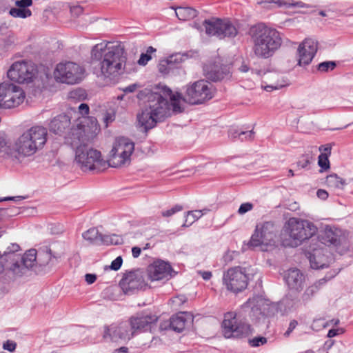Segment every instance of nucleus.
<instances>
[{"instance_id":"nucleus-26","label":"nucleus","mask_w":353,"mask_h":353,"mask_svg":"<svg viewBox=\"0 0 353 353\" xmlns=\"http://www.w3.org/2000/svg\"><path fill=\"white\" fill-rule=\"evenodd\" d=\"M192 321L191 315L188 312H180L172 316L169 321H165L160 324L159 328L161 330H166L168 327L172 330L182 332L188 322Z\"/></svg>"},{"instance_id":"nucleus-8","label":"nucleus","mask_w":353,"mask_h":353,"mask_svg":"<svg viewBox=\"0 0 353 353\" xmlns=\"http://www.w3.org/2000/svg\"><path fill=\"white\" fill-rule=\"evenodd\" d=\"M134 150V144L129 139H117L110 152L109 165L117 168L129 162Z\"/></svg>"},{"instance_id":"nucleus-18","label":"nucleus","mask_w":353,"mask_h":353,"mask_svg":"<svg viewBox=\"0 0 353 353\" xmlns=\"http://www.w3.org/2000/svg\"><path fill=\"white\" fill-rule=\"evenodd\" d=\"M119 285L125 294H133L145 286L143 272L135 270L124 274Z\"/></svg>"},{"instance_id":"nucleus-41","label":"nucleus","mask_w":353,"mask_h":353,"mask_svg":"<svg viewBox=\"0 0 353 353\" xmlns=\"http://www.w3.org/2000/svg\"><path fill=\"white\" fill-rule=\"evenodd\" d=\"M287 85H288L287 80L282 78L281 80H278L276 82L272 84L265 85L264 89L268 92H271L273 90L281 89Z\"/></svg>"},{"instance_id":"nucleus-53","label":"nucleus","mask_w":353,"mask_h":353,"mask_svg":"<svg viewBox=\"0 0 353 353\" xmlns=\"http://www.w3.org/2000/svg\"><path fill=\"white\" fill-rule=\"evenodd\" d=\"M111 241L110 245H121L123 243V239L117 234H111Z\"/></svg>"},{"instance_id":"nucleus-24","label":"nucleus","mask_w":353,"mask_h":353,"mask_svg":"<svg viewBox=\"0 0 353 353\" xmlns=\"http://www.w3.org/2000/svg\"><path fill=\"white\" fill-rule=\"evenodd\" d=\"M317 42L312 39H305L299 46V62L300 66L310 63L317 52Z\"/></svg>"},{"instance_id":"nucleus-19","label":"nucleus","mask_w":353,"mask_h":353,"mask_svg":"<svg viewBox=\"0 0 353 353\" xmlns=\"http://www.w3.org/2000/svg\"><path fill=\"white\" fill-rule=\"evenodd\" d=\"M134 334L130 323L124 322L118 325L112 324L110 326H104L103 338L112 341H117L119 339L130 340Z\"/></svg>"},{"instance_id":"nucleus-59","label":"nucleus","mask_w":353,"mask_h":353,"mask_svg":"<svg viewBox=\"0 0 353 353\" xmlns=\"http://www.w3.org/2000/svg\"><path fill=\"white\" fill-rule=\"evenodd\" d=\"M298 323L296 321L293 320L290 323L289 327L286 332L285 333V336H288L296 327Z\"/></svg>"},{"instance_id":"nucleus-43","label":"nucleus","mask_w":353,"mask_h":353,"mask_svg":"<svg viewBox=\"0 0 353 353\" xmlns=\"http://www.w3.org/2000/svg\"><path fill=\"white\" fill-rule=\"evenodd\" d=\"M318 164L322 170H327L330 168V161L327 154H321L319 156Z\"/></svg>"},{"instance_id":"nucleus-2","label":"nucleus","mask_w":353,"mask_h":353,"mask_svg":"<svg viewBox=\"0 0 353 353\" xmlns=\"http://www.w3.org/2000/svg\"><path fill=\"white\" fill-rule=\"evenodd\" d=\"M19 250L18 244L12 243L3 254L0 252V280L3 283L28 276L37 262L36 250H29L23 256L16 253Z\"/></svg>"},{"instance_id":"nucleus-1","label":"nucleus","mask_w":353,"mask_h":353,"mask_svg":"<svg viewBox=\"0 0 353 353\" xmlns=\"http://www.w3.org/2000/svg\"><path fill=\"white\" fill-rule=\"evenodd\" d=\"M126 62L120 44L101 43L91 50L90 70L97 77L112 79L122 73Z\"/></svg>"},{"instance_id":"nucleus-10","label":"nucleus","mask_w":353,"mask_h":353,"mask_svg":"<svg viewBox=\"0 0 353 353\" xmlns=\"http://www.w3.org/2000/svg\"><path fill=\"white\" fill-rule=\"evenodd\" d=\"M25 98L26 94L20 86L6 81L0 83V108H16L23 102Z\"/></svg>"},{"instance_id":"nucleus-15","label":"nucleus","mask_w":353,"mask_h":353,"mask_svg":"<svg viewBox=\"0 0 353 353\" xmlns=\"http://www.w3.org/2000/svg\"><path fill=\"white\" fill-rule=\"evenodd\" d=\"M276 228L273 222L265 221L256 225L254 234L248 243L250 247L268 245L274 242Z\"/></svg>"},{"instance_id":"nucleus-23","label":"nucleus","mask_w":353,"mask_h":353,"mask_svg":"<svg viewBox=\"0 0 353 353\" xmlns=\"http://www.w3.org/2000/svg\"><path fill=\"white\" fill-rule=\"evenodd\" d=\"M77 128L71 129V136L74 139L77 138L80 141L81 138L86 134H96L99 131V125L97 119L94 117H84L77 125Z\"/></svg>"},{"instance_id":"nucleus-17","label":"nucleus","mask_w":353,"mask_h":353,"mask_svg":"<svg viewBox=\"0 0 353 353\" xmlns=\"http://www.w3.org/2000/svg\"><path fill=\"white\" fill-rule=\"evenodd\" d=\"M223 334L225 338H239L248 334L250 325L245 323H238L236 315L234 312H228L222 323Z\"/></svg>"},{"instance_id":"nucleus-52","label":"nucleus","mask_w":353,"mask_h":353,"mask_svg":"<svg viewBox=\"0 0 353 353\" xmlns=\"http://www.w3.org/2000/svg\"><path fill=\"white\" fill-rule=\"evenodd\" d=\"M16 5L22 8H27L32 4V0H18Z\"/></svg>"},{"instance_id":"nucleus-31","label":"nucleus","mask_w":353,"mask_h":353,"mask_svg":"<svg viewBox=\"0 0 353 353\" xmlns=\"http://www.w3.org/2000/svg\"><path fill=\"white\" fill-rule=\"evenodd\" d=\"M267 3H274L278 6H285L287 8H310L311 6L302 1H294L293 0H263Z\"/></svg>"},{"instance_id":"nucleus-4","label":"nucleus","mask_w":353,"mask_h":353,"mask_svg":"<svg viewBox=\"0 0 353 353\" xmlns=\"http://www.w3.org/2000/svg\"><path fill=\"white\" fill-rule=\"evenodd\" d=\"M141 95H144L145 100L141 113L137 115V119L139 125L145 131H148L170 116V106L168 99L157 92L145 90Z\"/></svg>"},{"instance_id":"nucleus-32","label":"nucleus","mask_w":353,"mask_h":353,"mask_svg":"<svg viewBox=\"0 0 353 353\" xmlns=\"http://www.w3.org/2000/svg\"><path fill=\"white\" fill-rule=\"evenodd\" d=\"M229 137L232 139L239 137L241 141L252 140L254 139V132L252 130L250 131H241L238 129H230L228 132Z\"/></svg>"},{"instance_id":"nucleus-9","label":"nucleus","mask_w":353,"mask_h":353,"mask_svg":"<svg viewBox=\"0 0 353 353\" xmlns=\"http://www.w3.org/2000/svg\"><path fill=\"white\" fill-rule=\"evenodd\" d=\"M212 85L205 80L195 81L188 86L183 101L190 104H201L214 97Z\"/></svg>"},{"instance_id":"nucleus-39","label":"nucleus","mask_w":353,"mask_h":353,"mask_svg":"<svg viewBox=\"0 0 353 353\" xmlns=\"http://www.w3.org/2000/svg\"><path fill=\"white\" fill-rule=\"evenodd\" d=\"M312 157L310 154H302L296 162L298 168L302 169H307L309 165L311 163Z\"/></svg>"},{"instance_id":"nucleus-30","label":"nucleus","mask_w":353,"mask_h":353,"mask_svg":"<svg viewBox=\"0 0 353 353\" xmlns=\"http://www.w3.org/2000/svg\"><path fill=\"white\" fill-rule=\"evenodd\" d=\"M175 14L179 20L187 21L196 17L198 12L190 7H178L175 9Z\"/></svg>"},{"instance_id":"nucleus-62","label":"nucleus","mask_w":353,"mask_h":353,"mask_svg":"<svg viewBox=\"0 0 353 353\" xmlns=\"http://www.w3.org/2000/svg\"><path fill=\"white\" fill-rule=\"evenodd\" d=\"M199 274L201 275L202 278L205 280H210L212 277V272L210 271H200Z\"/></svg>"},{"instance_id":"nucleus-38","label":"nucleus","mask_w":353,"mask_h":353,"mask_svg":"<svg viewBox=\"0 0 353 353\" xmlns=\"http://www.w3.org/2000/svg\"><path fill=\"white\" fill-rule=\"evenodd\" d=\"M336 67V62L334 61H327L319 63L316 66L317 70L321 72H327L332 71Z\"/></svg>"},{"instance_id":"nucleus-40","label":"nucleus","mask_w":353,"mask_h":353,"mask_svg":"<svg viewBox=\"0 0 353 353\" xmlns=\"http://www.w3.org/2000/svg\"><path fill=\"white\" fill-rule=\"evenodd\" d=\"M156 52V49L152 46L148 48L146 53H142L138 60V63L141 65H145L148 62L152 59L151 53Z\"/></svg>"},{"instance_id":"nucleus-5","label":"nucleus","mask_w":353,"mask_h":353,"mask_svg":"<svg viewBox=\"0 0 353 353\" xmlns=\"http://www.w3.org/2000/svg\"><path fill=\"white\" fill-rule=\"evenodd\" d=\"M249 34L253 43L252 51L259 58L268 59L272 57L282 44L280 32L263 23L252 26Z\"/></svg>"},{"instance_id":"nucleus-37","label":"nucleus","mask_w":353,"mask_h":353,"mask_svg":"<svg viewBox=\"0 0 353 353\" xmlns=\"http://www.w3.org/2000/svg\"><path fill=\"white\" fill-rule=\"evenodd\" d=\"M9 13L14 17L25 19L32 15V12L28 8H12L10 10Z\"/></svg>"},{"instance_id":"nucleus-25","label":"nucleus","mask_w":353,"mask_h":353,"mask_svg":"<svg viewBox=\"0 0 353 353\" xmlns=\"http://www.w3.org/2000/svg\"><path fill=\"white\" fill-rule=\"evenodd\" d=\"M341 231L331 228H326L323 232L318 236V239L314 238L315 245L325 246V248L332 246L336 249L341 245L343 238L340 234Z\"/></svg>"},{"instance_id":"nucleus-27","label":"nucleus","mask_w":353,"mask_h":353,"mask_svg":"<svg viewBox=\"0 0 353 353\" xmlns=\"http://www.w3.org/2000/svg\"><path fill=\"white\" fill-rule=\"evenodd\" d=\"M70 119L68 115L59 114L51 120L49 129L50 132L56 134L62 135L71 130L72 128H70ZM70 133L71 134V131H70Z\"/></svg>"},{"instance_id":"nucleus-3","label":"nucleus","mask_w":353,"mask_h":353,"mask_svg":"<svg viewBox=\"0 0 353 353\" xmlns=\"http://www.w3.org/2000/svg\"><path fill=\"white\" fill-rule=\"evenodd\" d=\"M48 130L40 125H34L23 132L14 141L13 146L0 138V154L12 160L19 157H28L41 150L47 141Z\"/></svg>"},{"instance_id":"nucleus-13","label":"nucleus","mask_w":353,"mask_h":353,"mask_svg":"<svg viewBox=\"0 0 353 353\" xmlns=\"http://www.w3.org/2000/svg\"><path fill=\"white\" fill-rule=\"evenodd\" d=\"M37 73L36 65L30 61H16L7 72L8 77L19 83H28L33 80Z\"/></svg>"},{"instance_id":"nucleus-22","label":"nucleus","mask_w":353,"mask_h":353,"mask_svg":"<svg viewBox=\"0 0 353 353\" xmlns=\"http://www.w3.org/2000/svg\"><path fill=\"white\" fill-rule=\"evenodd\" d=\"M158 318L155 314L150 312H138L132 316L130 320V325L131 330L134 331V334L137 331H146L151 329L154 323L157 321Z\"/></svg>"},{"instance_id":"nucleus-42","label":"nucleus","mask_w":353,"mask_h":353,"mask_svg":"<svg viewBox=\"0 0 353 353\" xmlns=\"http://www.w3.org/2000/svg\"><path fill=\"white\" fill-rule=\"evenodd\" d=\"M259 296H254L252 299H249L244 304L242 305L243 308H250L251 312H254L255 310H258V305L256 303H258Z\"/></svg>"},{"instance_id":"nucleus-28","label":"nucleus","mask_w":353,"mask_h":353,"mask_svg":"<svg viewBox=\"0 0 353 353\" xmlns=\"http://www.w3.org/2000/svg\"><path fill=\"white\" fill-rule=\"evenodd\" d=\"M285 280L290 289L300 291L303 289L305 276L299 270L293 268L287 272Z\"/></svg>"},{"instance_id":"nucleus-21","label":"nucleus","mask_w":353,"mask_h":353,"mask_svg":"<svg viewBox=\"0 0 353 353\" xmlns=\"http://www.w3.org/2000/svg\"><path fill=\"white\" fill-rule=\"evenodd\" d=\"M148 279L152 281L168 279L176 273L173 271L170 263L164 261H157L147 268Z\"/></svg>"},{"instance_id":"nucleus-11","label":"nucleus","mask_w":353,"mask_h":353,"mask_svg":"<svg viewBox=\"0 0 353 353\" xmlns=\"http://www.w3.org/2000/svg\"><path fill=\"white\" fill-rule=\"evenodd\" d=\"M250 279L249 274L246 268L234 267L225 272L223 276V284L227 290L238 293L244 290L248 284Z\"/></svg>"},{"instance_id":"nucleus-45","label":"nucleus","mask_w":353,"mask_h":353,"mask_svg":"<svg viewBox=\"0 0 353 353\" xmlns=\"http://www.w3.org/2000/svg\"><path fill=\"white\" fill-rule=\"evenodd\" d=\"M185 57L184 54H173L168 58V59L165 61V63L167 65H172L174 63H179L183 61Z\"/></svg>"},{"instance_id":"nucleus-46","label":"nucleus","mask_w":353,"mask_h":353,"mask_svg":"<svg viewBox=\"0 0 353 353\" xmlns=\"http://www.w3.org/2000/svg\"><path fill=\"white\" fill-rule=\"evenodd\" d=\"M183 210V206L181 205H176L170 210L163 211L161 214L164 217H169L174 214L175 213L180 212Z\"/></svg>"},{"instance_id":"nucleus-49","label":"nucleus","mask_w":353,"mask_h":353,"mask_svg":"<svg viewBox=\"0 0 353 353\" xmlns=\"http://www.w3.org/2000/svg\"><path fill=\"white\" fill-rule=\"evenodd\" d=\"M111 234H101L100 239L98 245H110Z\"/></svg>"},{"instance_id":"nucleus-61","label":"nucleus","mask_w":353,"mask_h":353,"mask_svg":"<svg viewBox=\"0 0 353 353\" xmlns=\"http://www.w3.org/2000/svg\"><path fill=\"white\" fill-rule=\"evenodd\" d=\"M104 122L106 123L105 126L107 127L109 122H112L114 120V115L110 113H107L104 118H103Z\"/></svg>"},{"instance_id":"nucleus-35","label":"nucleus","mask_w":353,"mask_h":353,"mask_svg":"<svg viewBox=\"0 0 353 353\" xmlns=\"http://www.w3.org/2000/svg\"><path fill=\"white\" fill-rule=\"evenodd\" d=\"M203 215L202 211L198 210H192L188 211L186 213L185 223L183 225L184 227H188L191 225L193 223L197 221Z\"/></svg>"},{"instance_id":"nucleus-12","label":"nucleus","mask_w":353,"mask_h":353,"mask_svg":"<svg viewBox=\"0 0 353 353\" xmlns=\"http://www.w3.org/2000/svg\"><path fill=\"white\" fill-rule=\"evenodd\" d=\"M83 72L84 70L79 65L68 61L57 64L54 76L57 81L74 84L82 79Z\"/></svg>"},{"instance_id":"nucleus-51","label":"nucleus","mask_w":353,"mask_h":353,"mask_svg":"<svg viewBox=\"0 0 353 353\" xmlns=\"http://www.w3.org/2000/svg\"><path fill=\"white\" fill-rule=\"evenodd\" d=\"M16 346V343L10 340L6 341L3 345V349L8 350L9 352L14 351Z\"/></svg>"},{"instance_id":"nucleus-44","label":"nucleus","mask_w":353,"mask_h":353,"mask_svg":"<svg viewBox=\"0 0 353 353\" xmlns=\"http://www.w3.org/2000/svg\"><path fill=\"white\" fill-rule=\"evenodd\" d=\"M185 57L184 54H173L168 58V59L165 61V63L167 65H172L174 63H179L183 61Z\"/></svg>"},{"instance_id":"nucleus-29","label":"nucleus","mask_w":353,"mask_h":353,"mask_svg":"<svg viewBox=\"0 0 353 353\" xmlns=\"http://www.w3.org/2000/svg\"><path fill=\"white\" fill-rule=\"evenodd\" d=\"M163 94L166 96L170 97V103L168 102L170 106V111L171 110V108H172V111L175 113L181 112L182 109L180 106L179 101L181 99L183 100V96L181 93L176 92V94H172V90L167 87L163 88Z\"/></svg>"},{"instance_id":"nucleus-60","label":"nucleus","mask_w":353,"mask_h":353,"mask_svg":"<svg viewBox=\"0 0 353 353\" xmlns=\"http://www.w3.org/2000/svg\"><path fill=\"white\" fill-rule=\"evenodd\" d=\"M331 150H332V147L329 144H326V145H321L319 147V150L321 152V151H323L324 153L323 154H327V157H329L331 154Z\"/></svg>"},{"instance_id":"nucleus-55","label":"nucleus","mask_w":353,"mask_h":353,"mask_svg":"<svg viewBox=\"0 0 353 353\" xmlns=\"http://www.w3.org/2000/svg\"><path fill=\"white\" fill-rule=\"evenodd\" d=\"M343 332V330L342 328H337V329H331L328 331L327 336L330 338H332L336 335H339Z\"/></svg>"},{"instance_id":"nucleus-48","label":"nucleus","mask_w":353,"mask_h":353,"mask_svg":"<svg viewBox=\"0 0 353 353\" xmlns=\"http://www.w3.org/2000/svg\"><path fill=\"white\" fill-rule=\"evenodd\" d=\"M252 208H253L252 203H249V202L243 203L240 205V207L238 210V213L240 214H243L250 211L251 210H252Z\"/></svg>"},{"instance_id":"nucleus-36","label":"nucleus","mask_w":353,"mask_h":353,"mask_svg":"<svg viewBox=\"0 0 353 353\" xmlns=\"http://www.w3.org/2000/svg\"><path fill=\"white\" fill-rule=\"evenodd\" d=\"M344 183V181L336 174H330L327 176L326 184L330 188H342Z\"/></svg>"},{"instance_id":"nucleus-58","label":"nucleus","mask_w":353,"mask_h":353,"mask_svg":"<svg viewBox=\"0 0 353 353\" xmlns=\"http://www.w3.org/2000/svg\"><path fill=\"white\" fill-rule=\"evenodd\" d=\"M316 195L319 199L322 200H325L328 197L327 192L323 189L318 190L316 192Z\"/></svg>"},{"instance_id":"nucleus-64","label":"nucleus","mask_w":353,"mask_h":353,"mask_svg":"<svg viewBox=\"0 0 353 353\" xmlns=\"http://www.w3.org/2000/svg\"><path fill=\"white\" fill-rule=\"evenodd\" d=\"M141 252V250L139 247L134 246L132 248V254L134 258H137L139 256Z\"/></svg>"},{"instance_id":"nucleus-50","label":"nucleus","mask_w":353,"mask_h":353,"mask_svg":"<svg viewBox=\"0 0 353 353\" xmlns=\"http://www.w3.org/2000/svg\"><path fill=\"white\" fill-rule=\"evenodd\" d=\"M123 263V259L121 256H117L114 261H112L110 268L113 270H118L120 269Z\"/></svg>"},{"instance_id":"nucleus-20","label":"nucleus","mask_w":353,"mask_h":353,"mask_svg":"<svg viewBox=\"0 0 353 353\" xmlns=\"http://www.w3.org/2000/svg\"><path fill=\"white\" fill-rule=\"evenodd\" d=\"M230 67L221 63L219 60L209 62L203 65V74L211 81H219L230 77Z\"/></svg>"},{"instance_id":"nucleus-54","label":"nucleus","mask_w":353,"mask_h":353,"mask_svg":"<svg viewBox=\"0 0 353 353\" xmlns=\"http://www.w3.org/2000/svg\"><path fill=\"white\" fill-rule=\"evenodd\" d=\"M83 8L81 6H74L70 8V12L72 15L79 16L83 13Z\"/></svg>"},{"instance_id":"nucleus-6","label":"nucleus","mask_w":353,"mask_h":353,"mask_svg":"<svg viewBox=\"0 0 353 353\" xmlns=\"http://www.w3.org/2000/svg\"><path fill=\"white\" fill-rule=\"evenodd\" d=\"M317 228L312 222L298 218H290L287 223L286 232L288 237L282 241L285 247L296 248L306 240L314 242Z\"/></svg>"},{"instance_id":"nucleus-33","label":"nucleus","mask_w":353,"mask_h":353,"mask_svg":"<svg viewBox=\"0 0 353 353\" xmlns=\"http://www.w3.org/2000/svg\"><path fill=\"white\" fill-rule=\"evenodd\" d=\"M101 233L97 228H92L82 234L83 238L89 241L91 244L99 245Z\"/></svg>"},{"instance_id":"nucleus-47","label":"nucleus","mask_w":353,"mask_h":353,"mask_svg":"<svg viewBox=\"0 0 353 353\" xmlns=\"http://www.w3.org/2000/svg\"><path fill=\"white\" fill-rule=\"evenodd\" d=\"M250 344L252 347H259L267 343V339L264 336H256L250 340Z\"/></svg>"},{"instance_id":"nucleus-57","label":"nucleus","mask_w":353,"mask_h":353,"mask_svg":"<svg viewBox=\"0 0 353 353\" xmlns=\"http://www.w3.org/2000/svg\"><path fill=\"white\" fill-rule=\"evenodd\" d=\"M79 110L81 114L83 116L86 115L89 113V107L85 103H81L79 106Z\"/></svg>"},{"instance_id":"nucleus-34","label":"nucleus","mask_w":353,"mask_h":353,"mask_svg":"<svg viewBox=\"0 0 353 353\" xmlns=\"http://www.w3.org/2000/svg\"><path fill=\"white\" fill-rule=\"evenodd\" d=\"M325 279H321L319 280L316 283H315L314 285L308 287L305 291L304 294H303V300L304 301H309L311 299V297L313 296V295L319 290V287L325 284Z\"/></svg>"},{"instance_id":"nucleus-14","label":"nucleus","mask_w":353,"mask_h":353,"mask_svg":"<svg viewBox=\"0 0 353 353\" xmlns=\"http://www.w3.org/2000/svg\"><path fill=\"white\" fill-rule=\"evenodd\" d=\"M203 26L207 34L216 36L219 39L233 38L238 33L236 26L228 19H212L205 20Z\"/></svg>"},{"instance_id":"nucleus-63","label":"nucleus","mask_w":353,"mask_h":353,"mask_svg":"<svg viewBox=\"0 0 353 353\" xmlns=\"http://www.w3.org/2000/svg\"><path fill=\"white\" fill-rule=\"evenodd\" d=\"M45 256H46V260L42 263H41V265H44L46 263H48V261L50 260L51 256H52V252H51L50 249L46 248Z\"/></svg>"},{"instance_id":"nucleus-56","label":"nucleus","mask_w":353,"mask_h":353,"mask_svg":"<svg viewBox=\"0 0 353 353\" xmlns=\"http://www.w3.org/2000/svg\"><path fill=\"white\" fill-rule=\"evenodd\" d=\"M85 280L88 284H92L97 280V275L94 274H86L85 275Z\"/></svg>"},{"instance_id":"nucleus-7","label":"nucleus","mask_w":353,"mask_h":353,"mask_svg":"<svg viewBox=\"0 0 353 353\" xmlns=\"http://www.w3.org/2000/svg\"><path fill=\"white\" fill-rule=\"evenodd\" d=\"M75 162L81 170L100 172L107 166V162L101 157L100 151L85 143H81L75 150Z\"/></svg>"},{"instance_id":"nucleus-16","label":"nucleus","mask_w":353,"mask_h":353,"mask_svg":"<svg viewBox=\"0 0 353 353\" xmlns=\"http://www.w3.org/2000/svg\"><path fill=\"white\" fill-rule=\"evenodd\" d=\"M307 258L310 267L315 270L326 268L334 261V257L327 248L315 245L314 243L310 245Z\"/></svg>"}]
</instances>
